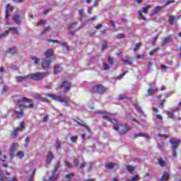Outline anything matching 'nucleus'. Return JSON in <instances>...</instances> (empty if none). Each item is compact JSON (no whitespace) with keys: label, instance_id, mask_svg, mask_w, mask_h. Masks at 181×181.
Segmentation results:
<instances>
[{"label":"nucleus","instance_id":"56","mask_svg":"<svg viewBox=\"0 0 181 181\" xmlns=\"http://www.w3.org/2000/svg\"><path fill=\"white\" fill-rule=\"evenodd\" d=\"M165 103H166V99H163L160 102V105L161 108H163V109L165 108Z\"/></svg>","mask_w":181,"mask_h":181},{"label":"nucleus","instance_id":"51","mask_svg":"<svg viewBox=\"0 0 181 181\" xmlns=\"http://www.w3.org/2000/svg\"><path fill=\"white\" fill-rule=\"evenodd\" d=\"M70 140H71V141L73 142V143L77 142V136H71V137H70Z\"/></svg>","mask_w":181,"mask_h":181},{"label":"nucleus","instance_id":"20","mask_svg":"<svg viewBox=\"0 0 181 181\" xmlns=\"http://www.w3.org/2000/svg\"><path fill=\"white\" fill-rule=\"evenodd\" d=\"M13 112L14 113V115H16V118H17V119H19V118H22V117H23V110L19 112L16 110H13Z\"/></svg>","mask_w":181,"mask_h":181},{"label":"nucleus","instance_id":"11","mask_svg":"<svg viewBox=\"0 0 181 181\" xmlns=\"http://www.w3.org/2000/svg\"><path fill=\"white\" fill-rule=\"evenodd\" d=\"M51 64H52V60L47 59V58H46L42 59L41 66L44 70H49V69H50Z\"/></svg>","mask_w":181,"mask_h":181},{"label":"nucleus","instance_id":"46","mask_svg":"<svg viewBox=\"0 0 181 181\" xmlns=\"http://www.w3.org/2000/svg\"><path fill=\"white\" fill-rule=\"evenodd\" d=\"M169 4H175V0H168V1H167L165 2V4H164V6H164V8H165V6H168V5H169Z\"/></svg>","mask_w":181,"mask_h":181},{"label":"nucleus","instance_id":"26","mask_svg":"<svg viewBox=\"0 0 181 181\" xmlns=\"http://www.w3.org/2000/svg\"><path fill=\"white\" fill-rule=\"evenodd\" d=\"M14 129H15V131L16 132H19V131H23V129H25V122H21V124H20V127H16Z\"/></svg>","mask_w":181,"mask_h":181},{"label":"nucleus","instance_id":"22","mask_svg":"<svg viewBox=\"0 0 181 181\" xmlns=\"http://www.w3.org/2000/svg\"><path fill=\"white\" fill-rule=\"evenodd\" d=\"M169 176H170L169 173H165L160 177L159 181H167V180H169Z\"/></svg>","mask_w":181,"mask_h":181},{"label":"nucleus","instance_id":"25","mask_svg":"<svg viewBox=\"0 0 181 181\" xmlns=\"http://www.w3.org/2000/svg\"><path fill=\"white\" fill-rule=\"evenodd\" d=\"M117 164H115V163H107L105 165V167L106 168V169H114V168H115V165Z\"/></svg>","mask_w":181,"mask_h":181},{"label":"nucleus","instance_id":"60","mask_svg":"<svg viewBox=\"0 0 181 181\" xmlns=\"http://www.w3.org/2000/svg\"><path fill=\"white\" fill-rule=\"evenodd\" d=\"M160 69H161V70H165L166 71L167 69H169V67H168L167 66H165L164 64H161Z\"/></svg>","mask_w":181,"mask_h":181},{"label":"nucleus","instance_id":"15","mask_svg":"<svg viewBox=\"0 0 181 181\" xmlns=\"http://www.w3.org/2000/svg\"><path fill=\"white\" fill-rule=\"evenodd\" d=\"M53 159H54V154L53 153V152L49 151L48 153V155L47 156L46 163L47 165H50V163H52V161L53 160Z\"/></svg>","mask_w":181,"mask_h":181},{"label":"nucleus","instance_id":"40","mask_svg":"<svg viewBox=\"0 0 181 181\" xmlns=\"http://www.w3.org/2000/svg\"><path fill=\"white\" fill-rule=\"evenodd\" d=\"M9 33V30H6L5 33L0 34V39H2L4 37H6L8 36V34Z\"/></svg>","mask_w":181,"mask_h":181},{"label":"nucleus","instance_id":"43","mask_svg":"<svg viewBox=\"0 0 181 181\" xmlns=\"http://www.w3.org/2000/svg\"><path fill=\"white\" fill-rule=\"evenodd\" d=\"M167 115L168 117V118H171L173 119L175 117V115L173 114V112H167Z\"/></svg>","mask_w":181,"mask_h":181},{"label":"nucleus","instance_id":"62","mask_svg":"<svg viewBox=\"0 0 181 181\" xmlns=\"http://www.w3.org/2000/svg\"><path fill=\"white\" fill-rule=\"evenodd\" d=\"M16 135H18V132H16L15 129L13 131L12 133V138H16Z\"/></svg>","mask_w":181,"mask_h":181},{"label":"nucleus","instance_id":"48","mask_svg":"<svg viewBox=\"0 0 181 181\" xmlns=\"http://www.w3.org/2000/svg\"><path fill=\"white\" fill-rule=\"evenodd\" d=\"M157 50H159V48H156V49H152L151 51H150V52H148L149 56H153V53L156 52Z\"/></svg>","mask_w":181,"mask_h":181},{"label":"nucleus","instance_id":"57","mask_svg":"<svg viewBox=\"0 0 181 181\" xmlns=\"http://www.w3.org/2000/svg\"><path fill=\"white\" fill-rule=\"evenodd\" d=\"M128 73V71H125V72H124L123 74H120L119 76H117V79L118 80H121V78H122V77L124 76H125V74H127Z\"/></svg>","mask_w":181,"mask_h":181},{"label":"nucleus","instance_id":"31","mask_svg":"<svg viewBox=\"0 0 181 181\" xmlns=\"http://www.w3.org/2000/svg\"><path fill=\"white\" fill-rule=\"evenodd\" d=\"M156 91H158L157 88H154V89L149 88L147 90V94H148V96H151V95H152L153 94V93H156Z\"/></svg>","mask_w":181,"mask_h":181},{"label":"nucleus","instance_id":"24","mask_svg":"<svg viewBox=\"0 0 181 181\" xmlns=\"http://www.w3.org/2000/svg\"><path fill=\"white\" fill-rule=\"evenodd\" d=\"M13 21L16 25H21V16L20 15H16L13 16Z\"/></svg>","mask_w":181,"mask_h":181},{"label":"nucleus","instance_id":"58","mask_svg":"<svg viewBox=\"0 0 181 181\" xmlns=\"http://www.w3.org/2000/svg\"><path fill=\"white\" fill-rule=\"evenodd\" d=\"M155 117L156 119H159L160 121H162V119H163V117L160 115H155Z\"/></svg>","mask_w":181,"mask_h":181},{"label":"nucleus","instance_id":"14","mask_svg":"<svg viewBox=\"0 0 181 181\" xmlns=\"http://www.w3.org/2000/svg\"><path fill=\"white\" fill-rule=\"evenodd\" d=\"M28 78H30V74L23 76H16V80L17 83H22V81H26Z\"/></svg>","mask_w":181,"mask_h":181},{"label":"nucleus","instance_id":"27","mask_svg":"<svg viewBox=\"0 0 181 181\" xmlns=\"http://www.w3.org/2000/svg\"><path fill=\"white\" fill-rule=\"evenodd\" d=\"M9 4H7L6 5V9H5V13H6V19H9L11 18V13H9Z\"/></svg>","mask_w":181,"mask_h":181},{"label":"nucleus","instance_id":"29","mask_svg":"<svg viewBox=\"0 0 181 181\" xmlns=\"http://www.w3.org/2000/svg\"><path fill=\"white\" fill-rule=\"evenodd\" d=\"M168 22L170 25H175V22H176V17H175V16H170V19L168 20Z\"/></svg>","mask_w":181,"mask_h":181},{"label":"nucleus","instance_id":"28","mask_svg":"<svg viewBox=\"0 0 181 181\" xmlns=\"http://www.w3.org/2000/svg\"><path fill=\"white\" fill-rule=\"evenodd\" d=\"M138 136H144V138H146V139L151 138L149 137V136L144 133H138V134H134V138H138Z\"/></svg>","mask_w":181,"mask_h":181},{"label":"nucleus","instance_id":"10","mask_svg":"<svg viewBox=\"0 0 181 181\" xmlns=\"http://www.w3.org/2000/svg\"><path fill=\"white\" fill-rule=\"evenodd\" d=\"M77 25H78V23L75 22L71 23L69 28V35H71V36L74 35V33L78 30H80V27H77Z\"/></svg>","mask_w":181,"mask_h":181},{"label":"nucleus","instance_id":"5","mask_svg":"<svg viewBox=\"0 0 181 181\" xmlns=\"http://www.w3.org/2000/svg\"><path fill=\"white\" fill-rule=\"evenodd\" d=\"M169 143L172 145L173 147V156L174 158H177V149H179V146L181 144L180 139H173V138L169 139Z\"/></svg>","mask_w":181,"mask_h":181},{"label":"nucleus","instance_id":"6","mask_svg":"<svg viewBox=\"0 0 181 181\" xmlns=\"http://www.w3.org/2000/svg\"><path fill=\"white\" fill-rule=\"evenodd\" d=\"M49 76V72H37L35 74H30V78L35 81H40Z\"/></svg>","mask_w":181,"mask_h":181},{"label":"nucleus","instance_id":"63","mask_svg":"<svg viewBox=\"0 0 181 181\" xmlns=\"http://www.w3.org/2000/svg\"><path fill=\"white\" fill-rule=\"evenodd\" d=\"M159 37V34H157V36L154 37L153 38V43L155 44V42H156V40H158V38Z\"/></svg>","mask_w":181,"mask_h":181},{"label":"nucleus","instance_id":"45","mask_svg":"<svg viewBox=\"0 0 181 181\" xmlns=\"http://www.w3.org/2000/svg\"><path fill=\"white\" fill-rule=\"evenodd\" d=\"M107 60H108L110 64H112V66H114V64H115V62L114 59H112V57H108Z\"/></svg>","mask_w":181,"mask_h":181},{"label":"nucleus","instance_id":"2","mask_svg":"<svg viewBox=\"0 0 181 181\" xmlns=\"http://www.w3.org/2000/svg\"><path fill=\"white\" fill-rule=\"evenodd\" d=\"M113 129L119 131V135H125L128 131L131 130V127L127 124H122L117 120V123L113 124Z\"/></svg>","mask_w":181,"mask_h":181},{"label":"nucleus","instance_id":"52","mask_svg":"<svg viewBox=\"0 0 181 181\" xmlns=\"http://www.w3.org/2000/svg\"><path fill=\"white\" fill-rule=\"evenodd\" d=\"M138 177H139V175H136L132 177V178L129 181H136L138 180Z\"/></svg>","mask_w":181,"mask_h":181},{"label":"nucleus","instance_id":"35","mask_svg":"<svg viewBox=\"0 0 181 181\" xmlns=\"http://www.w3.org/2000/svg\"><path fill=\"white\" fill-rule=\"evenodd\" d=\"M16 156L19 158V159H23V158H25V153L23 151H18Z\"/></svg>","mask_w":181,"mask_h":181},{"label":"nucleus","instance_id":"54","mask_svg":"<svg viewBox=\"0 0 181 181\" xmlns=\"http://www.w3.org/2000/svg\"><path fill=\"white\" fill-rule=\"evenodd\" d=\"M71 177H74V173H71L67 174V175H65L66 179H70Z\"/></svg>","mask_w":181,"mask_h":181},{"label":"nucleus","instance_id":"21","mask_svg":"<svg viewBox=\"0 0 181 181\" xmlns=\"http://www.w3.org/2000/svg\"><path fill=\"white\" fill-rule=\"evenodd\" d=\"M45 56L47 59H49V57H52L53 56V49L49 48L46 50L45 52Z\"/></svg>","mask_w":181,"mask_h":181},{"label":"nucleus","instance_id":"39","mask_svg":"<svg viewBox=\"0 0 181 181\" xmlns=\"http://www.w3.org/2000/svg\"><path fill=\"white\" fill-rule=\"evenodd\" d=\"M139 47H141V42L136 43L133 48L134 52H136V50H138V49H139Z\"/></svg>","mask_w":181,"mask_h":181},{"label":"nucleus","instance_id":"4","mask_svg":"<svg viewBox=\"0 0 181 181\" xmlns=\"http://www.w3.org/2000/svg\"><path fill=\"white\" fill-rule=\"evenodd\" d=\"M105 91H107V88L101 84L95 85L90 89L91 94H99V95H103Z\"/></svg>","mask_w":181,"mask_h":181},{"label":"nucleus","instance_id":"50","mask_svg":"<svg viewBox=\"0 0 181 181\" xmlns=\"http://www.w3.org/2000/svg\"><path fill=\"white\" fill-rule=\"evenodd\" d=\"M119 101H122V100H127V97L122 96V95H119L117 97Z\"/></svg>","mask_w":181,"mask_h":181},{"label":"nucleus","instance_id":"37","mask_svg":"<svg viewBox=\"0 0 181 181\" xmlns=\"http://www.w3.org/2000/svg\"><path fill=\"white\" fill-rule=\"evenodd\" d=\"M158 163L160 166H161V168H164V166H166V162H165V160H163L162 158H160L158 160Z\"/></svg>","mask_w":181,"mask_h":181},{"label":"nucleus","instance_id":"41","mask_svg":"<svg viewBox=\"0 0 181 181\" xmlns=\"http://www.w3.org/2000/svg\"><path fill=\"white\" fill-rule=\"evenodd\" d=\"M64 163H65L66 166H67V168H69V169H71L73 168V164H71V163H70L67 160H65Z\"/></svg>","mask_w":181,"mask_h":181},{"label":"nucleus","instance_id":"32","mask_svg":"<svg viewBox=\"0 0 181 181\" xmlns=\"http://www.w3.org/2000/svg\"><path fill=\"white\" fill-rule=\"evenodd\" d=\"M6 53H16V47H10L8 48L6 51Z\"/></svg>","mask_w":181,"mask_h":181},{"label":"nucleus","instance_id":"38","mask_svg":"<svg viewBox=\"0 0 181 181\" xmlns=\"http://www.w3.org/2000/svg\"><path fill=\"white\" fill-rule=\"evenodd\" d=\"M59 69H60V65H56L54 67V74H59V73H60V71H59Z\"/></svg>","mask_w":181,"mask_h":181},{"label":"nucleus","instance_id":"7","mask_svg":"<svg viewBox=\"0 0 181 181\" xmlns=\"http://www.w3.org/2000/svg\"><path fill=\"white\" fill-rule=\"evenodd\" d=\"M61 163L62 162L60 160L57 161V165H54V170L52 171V175L49 177V181H54L57 180L59 174H56V172L59 170Z\"/></svg>","mask_w":181,"mask_h":181},{"label":"nucleus","instance_id":"61","mask_svg":"<svg viewBox=\"0 0 181 181\" xmlns=\"http://www.w3.org/2000/svg\"><path fill=\"white\" fill-rule=\"evenodd\" d=\"M74 163L76 165V168H78V166H80V162L78 161V159H76L74 161Z\"/></svg>","mask_w":181,"mask_h":181},{"label":"nucleus","instance_id":"49","mask_svg":"<svg viewBox=\"0 0 181 181\" xmlns=\"http://www.w3.org/2000/svg\"><path fill=\"white\" fill-rule=\"evenodd\" d=\"M56 146H57V151H60L62 149V145L60 144L59 141H56Z\"/></svg>","mask_w":181,"mask_h":181},{"label":"nucleus","instance_id":"12","mask_svg":"<svg viewBox=\"0 0 181 181\" xmlns=\"http://www.w3.org/2000/svg\"><path fill=\"white\" fill-rule=\"evenodd\" d=\"M17 178L16 177H13L12 178H10L8 180V177L5 175V173H4V171L0 172V181H16Z\"/></svg>","mask_w":181,"mask_h":181},{"label":"nucleus","instance_id":"8","mask_svg":"<svg viewBox=\"0 0 181 181\" xmlns=\"http://www.w3.org/2000/svg\"><path fill=\"white\" fill-rule=\"evenodd\" d=\"M64 88L63 93H66V92L69 91L71 88V83L67 81H64L58 85V88Z\"/></svg>","mask_w":181,"mask_h":181},{"label":"nucleus","instance_id":"17","mask_svg":"<svg viewBox=\"0 0 181 181\" xmlns=\"http://www.w3.org/2000/svg\"><path fill=\"white\" fill-rule=\"evenodd\" d=\"M164 8H165V6H156L153 10H151V16H153L156 15V13H158L160 12V11H162Z\"/></svg>","mask_w":181,"mask_h":181},{"label":"nucleus","instance_id":"16","mask_svg":"<svg viewBox=\"0 0 181 181\" xmlns=\"http://www.w3.org/2000/svg\"><path fill=\"white\" fill-rule=\"evenodd\" d=\"M18 148H19V144L18 143H13L11 145V148L10 151L12 154L10 155L11 158H12L13 156V153H15V152L18 151Z\"/></svg>","mask_w":181,"mask_h":181},{"label":"nucleus","instance_id":"9","mask_svg":"<svg viewBox=\"0 0 181 181\" xmlns=\"http://www.w3.org/2000/svg\"><path fill=\"white\" fill-rule=\"evenodd\" d=\"M99 113L103 115L102 117L103 118V119H105L106 121L111 122L112 124H113V125L115 124H117V119H112L110 117L111 114H110L107 112H100Z\"/></svg>","mask_w":181,"mask_h":181},{"label":"nucleus","instance_id":"55","mask_svg":"<svg viewBox=\"0 0 181 181\" xmlns=\"http://www.w3.org/2000/svg\"><path fill=\"white\" fill-rule=\"evenodd\" d=\"M145 56H146L145 54H141V55L138 54L136 56V59L138 60L144 59H145Z\"/></svg>","mask_w":181,"mask_h":181},{"label":"nucleus","instance_id":"53","mask_svg":"<svg viewBox=\"0 0 181 181\" xmlns=\"http://www.w3.org/2000/svg\"><path fill=\"white\" fill-rule=\"evenodd\" d=\"M47 42H52V43H57V44L60 43V42H59V40H50V39H47Z\"/></svg>","mask_w":181,"mask_h":181},{"label":"nucleus","instance_id":"44","mask_svg":"<svg viewBox=\"0 0 181 181\" xmlns=\"http://www.w3.org/2000/svg\"><path fill=\"white\" fill-rule=\"evenodd\" d=\"M103 70H110V65H108V63L103 62Z\"/></svg>","mask_w":181,"mask_h":181},{"label":"nucleus","instance_id":"13","mask_svg":"<svg viewBox=\"0 0 181 181\" xmlns=\"http://www.w3.org/2000/svg\"><path fill=\"white\" fill-rule=\"evenodd\" d=\"M88 166V172H90L93 169V163L91 162H89L88 163L84 162V163H81V164H79V166L78 167V169H83V168H86V166Z\"/></svg>","mask_w":181,"mask_h":181},{"label":"nucleus","instance_id":"30","mask_svg":"<svg viewBox=\"0 0 181 181\" xmlns=\"http://www.w3.org/2000/svg\"><path fill=\"white\" fill-rule=\"evenodd\" d=\"M31 60L33 62H34L35 64H36V65L40 64V59H39V58H37L36 57H31Z\"/></svg>","mask_w":181,"mask_h":181},{"label":"nucleus","instance_id":"59","mask_svg":"<svg viewBox=\"0 0 181 181\" xmlns=\"http://www.w3.org/2000/svg\"><path fill=\"white\" fill-rule=\"evenodd\" d=\"M125 37V35L124 33H120L117 35V39H124Z\"/></svg>","mask_w":181,"mask_h":181},{"label":"nucleus","instance_id":"33","mask_svg":"<svg viewBox=\"0 0 181 181\" xmlns=\"http://www.w3.org/2000/svg\"><path fill=\"white\" fill-rule=\"evenodd\" d=\"M123 63H127V64H129V66H132L133 64V61H132V58H129L128 59H123L122 60Z\"/></svg>","mask_w":181,"mask_h":181},{"label":"nucleus","instance_id":"3","mask_svg":"<svg viewBox=\"0 0 181 181\" xmlns=\"http://www.w3.org/2000/svg\"><path fill=\"white\" fill-rule=\"evenodd\" d=\"M45 97H49V98H52V100H57V101H59L60 103H64L65 107H69V105L71 103V100H70V98H67V96H54L52 94L48 93L45 95Z\"/></svg>","mask_w":181,"mask_h":181},{"label":"nucleus","instance_id":"64","mask_svg":"<svg viewBox=\"0 0 181 181\" xmlns=\"http://www.w3.org/2000/svg\"><path fill=\"white\" fill-rule=\"evenodd\" d=\"M78 13L81 15V16L82 17L84 16V10L83 9L78 10Z\"/></svg>","mask_w":181,"mask_h":181},{"label":"nucleus","instance_id":"36","mask_svg":"<svg viewBox=\"0 0 181 181\" xmlns=\"http://www.w3.org/2000/svg\"><path fill=\"white\" fill-rule=\"evenodd\" d=\"M50 30V26L49 25H48V26H47V27H45V28H44V30H42V32L40 33V35H45V34H46V33H47V32H49Z\"/></svg>","mask_w":181,"mask_h":181},{"label":"nucleus","instance_id":"47","mask_svg":"<svg viewBox=\"0 0 181 181\" xmlns=\"http://www.w3.org/2000/svg\"><path fill=\"white\" fill-rule=\"evenodd\" d=\"M107 41H104L102 44V48H101V50H105V48L107 47Z\"/></svg>","mask_w":181,"mask_h":181},{"label":"nucleus","instance_id":"18","mask_svg":"<svg viewBox=\"0 0 181 181\" xmlns=\"http://www.w3.org/2000/svg\"><path fill=\"white\" fill-rule=\"evenodd\" d=\"M78 120L79 119H75V122H77L78 125H81V127H84L85 129H87L88 132H90V127L86 125V122H84L83 120Z\"/></svg>","mask_w":181,"mask_h":181},{"label":"nucleus","instance_id":"23","mask_svg":"<svg viewBox=\"0 0 181 181\" xmlns=\"http://www.w3.org/2000/svg\"><path fill=\"white\" fill-rule=\"evenodd\" d=\"M9 32H11L12 35H19V31L18 30V28L16 27H11L8 30Z\"/></svg>","mask_w":181,"mask_h":181},{"label":"nucleus","instance_id":"1","mask_svg":"<svg viewBox=\"0 0 181 181\" xmlns=\"http://www.w3.org/2000/svg\"><path fill=\"white\" fill-rule=\"evenodd\" d=\"M15 104L20 108V110H21V111L28 108H30V110H33V108H35V103H33L32 99L25 97L16 100Z\"/></svg>","mask_w":181,"mask_h":181},{"label":"nucleus","instance_id":"42","mask_svg":"<svg viewBox=\"0 0 181 181\" xmlns=\"http://www.w3.org/2000/svg\"><path fill=\"white\" fill-rule=\"evenodd\" d=\"M138 13L143 21H146L147 18L145 17V15H144V13H142V11H139Z\"/></svg>","mask_w":181,"mask_h":181},{"label":"nucleus","instance_id":"34","mask_svg":"<svg viewBox=\"0 0 181 181\" xmlns=\"http://www.w3.org/2000/svg\"><path fill=\"white\" fill-rule=\"evenodd\" d=\"M126 168L127 170H128V172H129L130 173H134V170H135V167L129 165H127Z\"/></svg>","mask_w":181,"mask_h":181},{"label":"nucleus","instance_id":"19","mask_svg":"<svg viewBox=\"0 0 181 181\" xmlns=\"http://www.w3.org/2000/svg\"><path fill=\"white\" fill-rule=\"evenodd\" d=\"M173 38L172 37V35H168V37H165L163 40L161 46H165L166 43H169V42H173Z\"/></svg>","mask_w":181,"mask_h":181}]
</instances>
